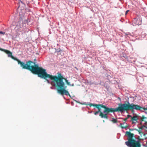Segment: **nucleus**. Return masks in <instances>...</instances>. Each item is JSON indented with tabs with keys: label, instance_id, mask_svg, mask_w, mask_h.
<instances>
[{
	"label": "nucleus",
	"instance_id": "f257e3e1",
	"mask_svg": "<svg viewBox=\"0 0 147 147\" xmlns=\"http://www.w3.org/2000/svg\"><path fill=\"white\" fill-rule=\"evenodd\" d=\"M23 69L29 70L33 73L37 74L38 76L42 78L46 79L48 83H49L50 75L47 74L45 69L39 67L38 64L31 61L26 62L23 66Z\"/></svg>",
	"mask_w": 147,
	"mask_h": 147
},
{
	"label": "nucleus",
	"instance_id": "f03ea898",
	"mask_svg": "<svg viewBox=\"0 0 147 147\" xmlns=\"http://www.w3.org/2000/svg\"><path fill=\"white\" fill-rule=\"evenodd\" d=\"M57 74L58 77L50 75L49 83L57 87L58 92H68L66 90V87L63 80V77L61 73H58Z\"/></svg>",
	"mask_w": 147,
	"mask_h": 147
},
{
	"label": "nucleus",
	"instance_id": "7ed1b4c3",
	"mask_svg": "<svg viewBox=\"0 0 147 147\" xmlns=\"http://www.w3.org/2000/svg\"><path fill=\"white\" fill-rule=\"evenodd\" d=\"M130 104L128 102L127 104H119V106L116 108H110L107 107L105 105H102V108L104 109L103 113L107 114V115L110 113H113L115 112H123L124 111H127L131 110Z\"/></svg>",
	"mask_w": 147,
	"mask_h": 147
},
{
	"label": "nucleus",
	"instance_id": "20e7f679",
	"mask_svg": "<svg viewBox=\"0 0 147 147\" xmlns=\"http://www.w3.org/2000/svg\"><path fill=\"white\" fill-rule=\"evenodd\" d=\"M125 134L128 136V141L125 142L126 145L129 147H141V145L139 141H137L133 138L134 134L130 132L127 131Z\"/></svg>",
	"mask_w": 147,
	"mask_h": 147
},
{
	"label": "nucleus",
	"instance_id": "39448f33",
	"mask_svg": "<svg viewBox=\"0 0 147 147\" xmlns=\"http://www.w3.org/2000/svg\"><path fill=\"white\" fill-rule=\"evenodd\" d=\"M0 50L5 53L7 54L8 57H11L12 59L18 62V64H20L21 67L23 68L25 63L21 61L18 59L13 57L12 55V53L9 50H6L1 48H0Z\"/></svg>",
	"mask_w": 147,
	"mask_h": 147
},
{
	"label": "nucleus",
	"instance_id": "423d86ee",
	"mask_svg": "<svg viewBox=\"0 0 147 147\" xmlns=\"http://www.w3.org/2000/svg\"><path fill=\"white\" fill-rule=\"evenodd\" d=\"M21 18H20L18 22L16 23V26L15 27V29L16 32L18 35L20 34V32L22 30V28H23L25 27L24 25H22L21 24L23 22Z\"/></svg>",
	"mask_w": 147,
	"mask_h": 147
},
{
	"label": "nucleus",
	"instance_id": "0eeeda50",
	"mask_svg": "<svg viewBox=\"0 0 147 147\" xmlns=\"http://www.w3.org/2000/svg\"><path fill=\"white\" fill-rule=\"evenodd\" d=\"M100 106H98V107H96L98 109V111L94 112V114L95 115H97L100 112L99 116L102 118H105L106 119H108V117L107 116V114H103V113L101 111V108H102V104H100Z\"/></svg>",
	"mask_w": 147,
	"mask_h": 147
},
{
	"label": "nucleus",
	"instance_id": "6e6552de",
	"mask_svg": "<svg viewBox=\"0 0 147 147\" xmlns=\"http://www.w3.org/2000/svg\"><path fill=\"white\" fill-rule=\"evenodd\" d=\"M131 110L133 111L134 110H142L147 111V108H145L141 107L140 106L138 105H135L133 103L130 104Z\"/></svg>",
	"mask_w": 147,
	"mask_h": 147
},
{
	"label": "nucleus",
	"instance_id": "1a4fd4ad",
	"mask_svg": "<svg viewBox=\"0 0 147 147\" xmlns=\"http://www.w3.org/2000/svg\"><path fill=\"white\" fill-rule=\"evenodd\" d=\"M138 119V116L136 115H135L133 117H131V121H132V123H135V122H137Z\"/></svg>",
	"mask_w": 147,
	"mask_h": 147
},
{
	"label": "nucleus",
	"instance_id": "9d476101",
	"mask_svg": "<svg viewBox=\"0 0 147 147\" xmlns=\"http://www.w3.org/2000/svg\"><path fill=\"white\" fill-rule=\"evenodd\" d=\"M21 18L22 19V22H22V23L21 24V25H23L24 26V25L28 23V20L27 19H22V18ZM25 27L26 26H24Z\"/></svg>",
	"mask_w": 147,
	"mask_h": 147
},
{
	"label": "nucleus",
	"instance_id": "9b49d317",
	"mask_svg": "<svg viewBox=\"0 0 147 147\" xmlns=\"http://www.w3.org/2000/svg\"><path fill=\"white\" fill-rule=\"evenodd\" d=\"M146 118L144 116L142 115L141 117V121H144L145 123L144 124L146 126H144V127H146V128H147V121H145L144 120V119H146Z\"/></svg>",
	"mask_w": 147,
	"mask_h": 147
},
{
	"label": "nucleus",
	"instance_id": "f8f14e48",
	"mask_svg": "<svg viewBox=\"0 0 147 147\" xmlns=\"http://www.w3.org/2000/svg\"><path fill=\"white\" fill-rule=\"evenodd\" d=\"M125 123V122H124L123 123H121L120 124V127L122 129L126 128L128 127V125H127L125 126H124V124Z\"/></svg>",
	"mask_w": 147,
	"mask_h": 147
},
{
	"label": "nucleus",
	"instance_id": "ddd939ff",
	"mask_svg": "<svg viewBox=\"0 0 147 147\" xmlns=\"http://www.w3.org/2000/svg\"><path fill=\"white\" fill-rule=\"evenodd\" d=\"M101 104H93L92 103H90L88 105L90 106V107H91L92 106L95 107H98V106H100V105Z\"/></svg>",
	"mask_w": 147,
	"mask_h": 147
},
{
	"label": "nucleus",
	"instance_id": "4468645a",
	"mask_svg": "<svg viewBox=\"0 0 147 147\" xmlns=\"http://www.w3.org/2000/svg\"><path fill=\"white\" fill-rule=\"evenodd\" d=\"M60 94L63 96L65 95L67 96L68 95L70 97H71L70 96L69 94V92H58Z\"/></svg>",
	"mask_w": 147,
	"mask_h": 147
},
{
	"label": "nucleus",
	"instance_id": "2eb2a0df",
	"mask_svg": "<svg viewBox=\"0 0 147 147\" xmlns=\"http://www.w3.org/2000/svg\"><path fill=\"white\" fill-rule=\"evenodd\" d=\"M111 121L114 123H116L117 122V119H114V118H113L112 120Z\"/></svg>",
	"mask_w": 147,
	"mask_h": 147
},
{
	"label": "nucleus",
	"instance_id": "dca6fc26",
	"mask_svg": "<svg viewBox=\"0 0 147 147\" xmlns=\"http://www.w3.org/2000/svg\"><path fill=\"white\" fill-rule=\"evenodd\" d=\"M56 50V52L57 53H59L61 51H62L61 50L60 48H57V49H55Z\"/></svg>",
	"mask_w": 147,
	"mask_h": 147
},
{
	"label": "nucleus",
	"instance_id": "f3484780",
	"mask_svg": "<svg viewBox=\"0 0 147 147\" xmlns=\"http://www.w3.org/2000/svg\"><path fill=\"white\" fill-rule=\"evenodd\" d=\"M142 127H140L139 128V129L140 130H138V129H136V130L137 131H138V132H139V133H140V130H142Z\"/></svg>",
	"mask_w": 147,
	"mask_h": 147
},
{
	"label": "nucleus",
	"instance_id": "a211bd4d",
	"mask_svg": "<svg viewBox=\"0 0 147 147\" xmlns=\"http://www.w3.org/2000/svg\"><path fill=\"white\" fill-rule=\"evenodd\" d=\"M5 33V32H3L2 31H0V34H1L2 35H4Z\"/></svg>",
	"mask_w": 147,
	"mask_h": 147
},
{
	"label": "nucleus",
	"instance_id": "6ab92c4d",
	"mask_svg": "<svg viewBox=\"0 0 147 147\" xmlns=\"http://www.w3.org/2000/svg\"><path fill=\"white\" fill-rule=\"evenodd\" d=\"M66 83L68 85H69L71 86V85L70 84V83L68 82V80H66Z\"/></svg>",
	"mask_w": 147,
	"mask_h": 147
},
{
	"label": "nucleus",
	"instance_id": "aec40b11",
	"mask_svg": "<svg viewBox=\"0 0 147 147\" xmlns=\"http://www.w3.org/2000/svg\"><path fill=\"white\" fill-rule=\"evenodd\" d=\"M127 119L129 118V117H131V116L130 115H127Z\"/></svg>",
	"mask_w": 147,
	"mask_h": 147
},
{
	"label": "nucleus",
	"instance_id": "412c9836",
	"mask_svg": "<svg viewBox=\"0 0 147 147\" xmlns=\"http://www.w3.org/2000/svg\"><path fill=\"white\" fill-rule=\"evenodd\" d=\"M129 11V10H127L126 11L125 13V15H126L127 14V13H128V12Z\"/></svg>",
	"mask_w": 147,
	"mask_h": 147
},
{
	"label": "nucleus",
	"instance_id": "4be33fe9",
	"mask_svg": "<svg viewBox=\"0 0 147 147\" xmlns=\"http://www.w3.org/2000/svg\"><path fill=\"white\" fill-rule=\"evenodd\" d=\"M123 119L125 121H127V118H125V119Z\"/></svg>",
	"mask_w": 147,
	"mask_h": 147
},
{
	"label": "nucleus",
	"instance_id": "5701e85b",
	"mask_svg": "<svg viewBox=\"0 0 147 147\" xmlns=\"http://www.w3.org/2000/svg\"><path fill=\"white\" fill-rule=\"evenodd\" d=\"M86 83L87 84H89V82H88V81H87V82H86Z\"/></svg>",
	"mask_w": 147,
	"mask_h": 147
},
{
	"label": "nucleus",
	"instance_id": "b1692460",
	"mask_svg": "<svg viewBox=\"0 0 147 147\" xmlns=\"http://www.w3.org/2000/svg\"><path fill=\"white\" fill-rule=\"evenodd\" d=\"M118 99H119V100H121V98H119H119H118Z\"/></svg>",
	"mask_w": 147,
	"mask_h": 147
},
{
	"label": "nucleus",
	"instance_id": "393cba45",
	"mask_svg": "<svg viewBox=\"0 0 147 147\" xmlns=\"http://www.w3.org/2000/svg\"><path fill=\"white\" fill-rule=\"evenodd\" d=\"M21 2L23 4V3L22 1H21Z\"/></svg>",
	"mask_w": 147,
	"mask_h": 147
}]
</instances>
